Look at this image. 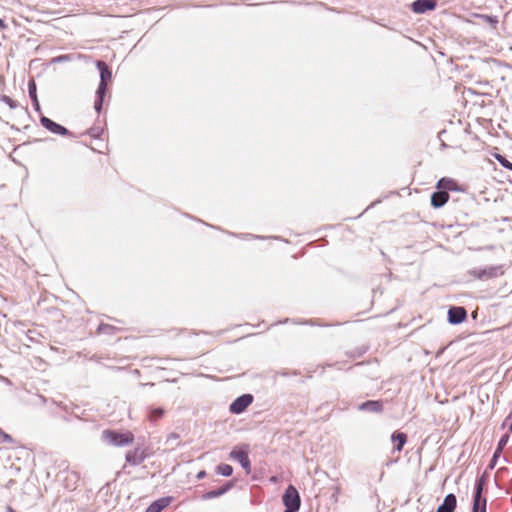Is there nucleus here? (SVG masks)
<instances>
[{
  "label": "nucleus",
  "instance_id": "1",
  "mask_svg": "<svg viewBox=\"0 0 512 512\" xmlns=\"http://www.w3.org/2000/svg\"><path fill=\"white\" fill-rule=\"evenodd\" d=\"M102 439L113 446H127L134 442V434L129 431H116L106 429L102 432Z\"/></svg>",
  "mask_w": 512,
  "mask_h": 512
},
{
  "label": "nucleus",
  "instance_id": "2",
  "mask_svg": "<svg viewBox=\"0 0 512 512\" xmlns=\"http://www.w3.org/2000/svg\"><path fill=\"white\" fill-rule=\"evenodd\" d=\"M182 345L196 355H203L210 349L208 342L200 338V333H185Z\"/></svg>",
  "mask_w": 512,
  "mask_h": 512
},
{
  "label": "nucleus",
  "instance_id": "3",
  "mask_svg": "<svg viewBox=\"0 0 512 512\" xmlns=\"http://www.w3.org/2000/svg\"><path fill=\"white\" fill-rule=\"evenodd\" d=\"M97 68L100 71L101 81H100V84H99V87H98V90H97L98 99L95 102L94 106H95L96 111L100 112L101 107H102V102H103V96H104V93H105V90H106V86H107V83L112 78V73L109 70L108 65L105 62H103V61H98L97 62Z\"/></svg>",
  "mask_w": 512,
  "mask_h": 512
},
{
  "label": "nucleus",
  "instance_id": "4",
  "mask_svg": "<svg viewBox=\"0 0 512 512\" xmlns=\"http://www.w3.org/2000/svg\"><path fill=\"white\" fill-rule=\"evenodd\" d=\"M285 510H299L301 505L300 495L293 485H289L282 497Z\"/></svg>",
  "mask_w": 512,
  "mask_h": 512
},
{
  "label": "nucleus",
  "instance_id": "5",
  "mask_svg": "<svg viewBox=\"0 0 512 512\" xmlns=\"http://www.w3.org/2000/svg\"><path fill=\"white\" fill-rule=\"evenodd\" d=\"M484 484V477H481L476 483L472 512H486L487 501L485 498H482Z\"/></svg>",
  "mask_w": 512,
  "mask_h": 512
},
{
  "label": "nucleus",
  "instance_id": "6",
  "mask_svg": "<svg viewBox=\"0 0 512 512\" xmlns=\"http://www.w3.org/2000/svg\"><path fill=\"white\" fill-rule=\"evenodd\" d=\"M149 456L148 449L137 447L126 453V462L132 466L141 464Z\"/></svg>",
  "mask_w": 512,
  "mask_h": 512
},
{
  "label": "nucleus",
  "instance_id": "7",
  "mask_svg": "<svg viewBox=\"0 0 512 512\" xmlns=\"http://www.w3.org/2000/svg\"><path fill=\"white\" fill-rule=\"evenodd\" d=\"M230 458L238 461L247 473L251 470V463L248 457L247 446L237 447L230 452Z\"/></svg>",
  "mask_w": 512,
  "mask_h": 512
},
{
  "label": "nucleus",
  "instance_id": "8",
  "mask_svg": "<svg viewBox=\"0 0 512 512\" xmlns=\"http://www.w3.org/2000/svg\"><path fill=\"white\" fill-rule=\"evenodd\" d=\"M252 402L253 396L251 394H244L232 402L230 411L234 414H240L244 412Z\"/></svg>",
  "mask_w": 512,
  "mask_h": 512
},
{
  "label": "nucleus",
  "instance_id": "9",
  "mask_svg": "<svg viewBox=\"0 0 512 512\" xmlns=\"http://www.w3.org/2000/svg\"><path fill=\"white\" fill-rule=\"evenodd\" d=\"M437 7V0H415L411 4V9L416 14H423L432 11Z\"/></svg>",
  "mask_w": 512,
  "mask_h": 512
},
{
  "label": "nucleus",
  "instance_id": "10",
  "mask_svg": "<svg viewBox=\"0 0 512 512\" xmlns=\"http://www.w3.org/2000/svg\"><path fill=\"white\" fill-rule=\"evenodd\" d=\"M27 456H28V453L22 448L8 450L7 455H6L7 460L11 461V465L15 466V468L17 470L21 469L20 462L23 460V458H25Z\"/></svg>",
  "mask_w": 512,
  "mask_h": 512
},
{
  "label": "nucleus",
  "instance_id": "11",
  "mask_svg": "<svg viewBox=\"0 0 512 512\" xmlns=\"http://www.w3.org/2000/svg\"><path fill=\"white\" fill-rule=\"evenodd\" d=\"M467 317V312L463 307H452L448 311V320L452 324L462 323Z\"/></svg>",
  "mask_w": 512,
  "mask_h": 512
},
{
  "label": "nucleus",
  "instance_id": "12",
  "mask_svg": "<svg viewBox=\"0 0 512 512\" xmlns=\"http://www.w3.org/2000/svg\"><path fill=\"white\" fill-rule=\"evenodd\" d=\"M450 199V195L447 191H437L431 195V205L434 208H440L444 206Z\"/></svg>",
  "mask_w": 512,
  "mask_h": 512
},
{
  "label": "nucleus",
  "instance_id": "13",
  "mask_svg": "<svg viewBox=\"0 0 512 512\" xmlns=\"http://www.w3.org/2000/svg\"><path fill=\"white\" fill-rule=\"evenodd\" d=\"M358 408L361 411L381 413L383 411V402L380 400H369L360 404Z\"/></svg>",
  "mask_w": 512,
  "mask_h": 512
},
{
  "label": "nucleus",
  "instance_id": "14",
  "mask_svg": "<svg viewBox=\"0 0 512 512\" xmlns=\"http://www.w3.org/2000/svg\"><path fill=\"white\" fill-rule=\"evenodd\" d=\"M457 506V499L454 494H448L444 502L438 507L436 512H454Z\"/></svg>",
  "mask_w": 512,
  "mask_h": 512
},
{
  "label": "nucleus",
  "instance_id": "15",
  "mask_svg": "<svg viewBox=\"0 0 512 512\" xmlns=\"http://www.w3.org/2000/svg\"><path fill=\"white\" fill-rule=\"evenodd\" d=\"M171 503L170 497H163L152 502L146 512H162Z\"/></svg>",
  "mask_w": 512,
  "mask_h": 512
},
{
  "label": "nucleus",
  "instance_id": "16",
  "mask_svg": "<svg viewBox=\"0 0 512 512\" xmlns=\"http://www.w3.org/2000/svg\"><path fill=\"white\" fill-rule=\"evenodd\" d=\"M436 188L442 191H456L458 190V184L457 182L452 178H441L437 184Z\"/></svg>",
  "mask_w": 512,
  "mask_h": 512
},
{
  "label": "nucleus",
  "instance_id": "17",
  "mask_svg": "<svg viewBox=\"0 0 512 512\" xmlns=\"http://www.w3.org/2000/svg\"><path fill=\"white\" fill-rule=\"evenodd\" d=\"M393 442H397L395 449L401 452L407 442V435L403 432H394L391 436Z\"/></svg>",
  "mask_w": 512,
  "mask_h": 512
},
{
  "label": "nucleus",
  "instance_id": "18",
  "mask_svg": "<svg viewBox=\"0 0 512 512\" xmlns=\"http://www.w3.org/2000/svg\"><path fill=\"white\" fill-rule=\"evenodd\" d=\"M42 123H43V125H44L47 129L51 130V131H52V132H54V133H61V134H63V133H65V132H66V129H65L64 127H62L61 125H59V124H57V123L53 122V121H52V120H50V119L43 118V119H42Z\"/></svg>",
  "mask_w": 512,
  "mask_h": 512
},
{
  "label": "nucleus",
  "instance_id": "19",
  "mask_svg": "<svg viewBox=\"0 0 512 512\" xmlns=\"http://www.w3.org/2000/svg\"><path fill=\"white\" fill-rule=\"evenodd\" d=\"M231 487H232V484H227L219 489L209 491L203 495V499H211V498L219 497V496L225 494Z\"/></svg>",
  "mask_w": 512,
  "mask_h": 512
},
{
  "label": "nucleus",
  "instance_id": "20",
  "mask_svg": "<svg viewBox=\"0 0 512 512\" xmlns=\"http://www.w3.org/2000/svg\"><path fill=\"white\" fill-rule=\"evenodd\" d=\"M164 414H165L164 409H162V408H152L149 411V414H148L147 418H148L149 421L155 422L158 419H160L161 417H163Z\"/></svg>",
  "mask_w": 512,
  "mask_h": 512
},
{
  "label": "nucleus",
  "instance_id": "21",
  "mask_svg": "<svg viewBox=\"0 0 512 512\" xmlns=\"http://www.w3.org/2000/svg\"><path fill=\"white\" fill-rule=\"evenodd\" d=\"M216 470H217V473H219L223 476H226V477L231 476L233 473V468L229 464H220L217 466Z\"/></svg>",
  "mask_w": 512,
  "mask_h": 512
},
{
  "label": "nucleus",
  "instance_id": "22",
  "mask_svg": "<svg viewBox=\"0 0 512 512\" xmlns=\"http://www.w3.org/2000/svg\"><path fill=\"white\" fill-rule=\"evenodd\" d=\"M494 156L503 167H505L509 170H512V163L510 161H508L504 156H502L498 153L494 154Z\"/></svg>",
  "mask_w": 512,
  "mask_h": 512
},
{
  "label": "nucleus",
  "instance_id": "23",
  "mask_svg": "<svg viewBox=\"0 0 512 512\" xmlns=\"http://www.w3.org/2000/svg\"><path fill=\"white\" fill-rule=\"evenodd\" d=\"M103 132H104L103 128L93 127V128L89 129L88 134L94 138H98L102 135Z\"/></svg>",
  "mask_w": 512,
  "mask_h": 512
},
{
  "label": "nucleus",
  "instance_id": "24",
  "mask_svg": "<svg viewBox=\"0 0 512 512\" xmlns=\"http://www.w3.org/2000/svg\"><path fill=\"white\" fill-rule=\"evenodd\" d=\"M69 60V56L67 55H62V56H58V57H55L52 59V63H58V62H61V61H68Z\"/></svg>",
  "mask_w": 512,
  "mask_h": 512
},
{
  "label": "nucleus",
  "instance_id": "25",
  "mask_svg": "<svg viewBox=\"0 0 512 512\" xmlns=\"http://www.w3.org/2000/svg\"><path fill=\"white\" fill-rule=\"evenodd\" d=\"M2 102H5L10 107V109L17 108L16 105H13L12 100L6 96H2Z\"/></svg>",
  "mask_w": 512,
  "mask_h": 512
},
{
  "label": "nucleus",
  "instance_id": "26",
  "mask_svg": "<svg viewBox=\"0 0 512 512\" xmlns=\"http://www.w3.org/2000/svg\"><path fill=\"white\" fill-rule=\"evenodd\" d=\"M506 442L507 440L505 438H502L499 443H498V447H497V452H501L502 449L504 448V446L506 445Z\"/></svg>",
  "mask_w": 512,
  "mask_h": 512
},
{
  "label": "nucleus",
  "instance_id": "27",
  "mask_svg": "<svg viewBox=\"0 0 512 512\" xmlns=\"http://www.w3.org/2000/svg\"><path fill=\"white\" fill-rule=\"evenodd\" d=\"M10 440V436L2 432V441Z\"/></svg>",
  "mask_w": 512,
  "mask_h": 512
},
{
  "label": "nucleus",
  "instance_id": "28",
  "mask_svg": "<svg viewBox=\"0 0 512 512\" xmlns=\"http://www.w3.org/2000/svg\"><path fill=\"white\" fill-rule=\"evenodd\" d=\"M204 475H205V472L201 471V472L198 473L197 478L201 479V478L204 477Z\"/></svg>",
  "mask_w": 512,
  "mask_h": 512
},
{
  "label": "nucleus",
  "instance_id": "29",
  "mask_svg": "<svg viewBox=\"0 0 512 512\" xmlns=\"http://www.w3.org/2000/svg\"><path fill=\"white\" fill-rule=\"evenodd\" d=\"M501 452H497V450L494 452V455H493V458L496 459L497 457H499Z\"/></svg>",
  "mask_w": 512,
  "mask_h": 512
},
{
  "label": "nucleus",
  "instance_id": "30",
  "mask_svg": "<svg viewBox=\"0 0 512 512\" xmlns=\"http://www.w3.org/2000/svg\"><path fill=\"white\" fill-rule=\"evenodd\" d=\"M18 112H19L20 114H24V112H23V108H22V107H19V108H18Z\"/></svg>",
  "mask_w": 512,
  "mask_h": 512
},
{
  "label": "nucleus",
  "instance_id": "31",
  "mask_svg": "<svg viewBox=\"0 0 512 512\" xmlns=\"http://www.w3.org/2000/svg\"><path fill=\"white\" fill-rule=\"evenodd\" d=\"M7 512H15L11 507H7Z\"/></svg>",
  "mask_w": 512,
  "mask_h": 512
},
{
  "label": "nucleus",
  "instance_id": "32",
  "mask_svg": "<svg viewBox=\"0 0 512 512\" xmlns=\"http://www.w3.org/2000/svg\"><path fill=\"white\" fill-rule=\"evenodd\" d=\"M107 327H108V325H102V326L100 327V329H101V330H104V329H105V328H107Z\"/></svg>",
  "mask_w": 512,
  "mask_h": 512
},
{
  "label": "nucleus",
  "instance_id": "33",
  "mask_svg": "<svg viewBox=\"0 0 512 512\" xmlns=\"http://www.w3.org/2000/svg\"><path fill=\"white\" fill-rule=\"evenodd\" d=\"M298 510H285L284 512H297Z\"/></svg>",
  "mask_w": 512,
  "mask_h": 512
},
{
  "label": "nucleus",
  "instance_id": "34",
  "mask_svg": "<svg viewBox=\"0 0 512 512\" xmlns=\"http://www.w3.org/2000/svg\"><path fill=\"white\" fill-rule=\"evenodd\" d=\"M494 462H496V459L493 458L491 466L493 467Z\"/></svg>",
  "mask_w": 512,
  "mask_h": 512
},
{
  "label": "nucleus",
  "instance_id": "35",
  "mask_svg": "<svg viewBox=\"0 0 512 512\" xmlns=\"http://www.w3.org/2000/svg\"><path fill=\"white\" fill-rule=\"evenodd\" d=\"M202 334L205 336L209 335V333H207V332H202Z\"/></svg>",
  "mask_w": 512,
  "mask_h": 512
}]
</instances>
